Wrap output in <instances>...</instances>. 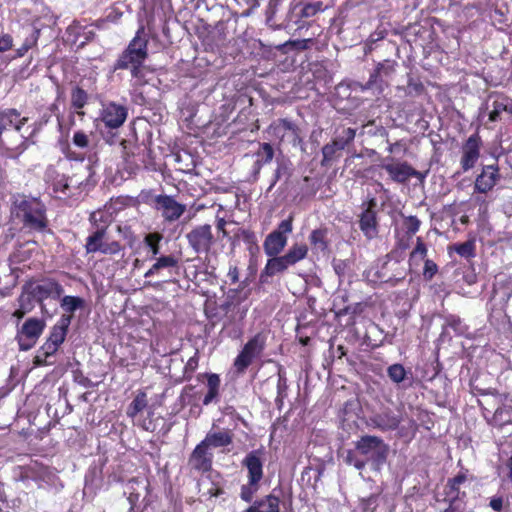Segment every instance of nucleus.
I'll return each mask as SVG.
<instances>
[{
  "label": "nucleus",
  "instance_id": "15",
  "mask_svg": "<svg viewBox=\"0 0 512 512\" xmlns=\"http://www.w3.org/2000/svg\"><path fill=\"white\" fill-rule=\"evenodd\" d=\"M400 422V417L392 410L384 409L381 412L370 416L367 420V425L382 431H389L397 429Z\"/></svg>",
  "mask_w": 512,
  "mask_h": 512
},
{
  "label": "nucleus",
  "instance_id": "35",
  "mask_svg": "<svg viewBox=\"0 0 512 512\" xmlns=\"http://www.w3.org/2000/svg\"><path fill=\"white\" fill-rule=\"evenodd\" d=\"M308 253V247L305 244L293 245L284 255L291 266L303 260Z\"/></svg>",
  "mask_w": 512,
  "mask_h": 512
},
{
  "label": "nucleus",
  "instance_id": "32",
  "mask_svg": "<svg viewBox=\"0 0 512 512\" xmlns=\"http://www.w3.org/2000/svg\"><path fill=\"white\" fill-rule=\"evenodd\" d=\"M308 460L309 465L307 469L316 471L317 478H320L325 471L326 465L333 462V455L331 452H327L323 457L309 455Z\"/></svg>",
  "mask_w": 512,
  "mask_h": 512
},
{
  "label": "nucleus",
  "instance_id": "2",
  "mask_svg": "<svg viewBox=\"0 0 512 512\" xmlns=\"http://www.w3.org/2000/svg\"><path fill=\"white\" fill-rule=\"evenodd\" d=\"M15 215L29 230L44 232L48 228L45 205L35 197L17 195L13 201Z\"/></svg>",
  "mask_w": 512,
  "mask_h": 512
},
{
  "label": "nucleus",
  "instance_id": "26",
  "mask_svg": "<svg viewBox=\"0 0 512 512\" xmlns=\"http://www.w3.org/2000/svg\"><path fill=\"white\" fill-rule=\"evenodd\" d=\"M71 319V315H62L57 323L52 327L47 340L60 347V345L65 341Z\"/></svg>",
  "mask_w": 512,
  "mask_h": 512
},
{
  "label": "nucleus",
  "instance_id": "20",
  "mask_svg": "<svg viewBox=\"0 0 512 512\" xmlns=\"http://www.w3.org/2000/svg\"><path fill=\"white\" fill-rule=\"evenodd\" d=\"M467 481V475L465 472H459L452 478L447 480L444 488L445 500L450 504L455 503L458 500H462L466 497V493L461 491V486Z\"/></svg>",
  "mask_w": 512,
  "mask_h": 512
},
{
  "label": "nucleus",
  "instance_id": "36",
  "mask_svg": "<svg viewBox=\"0 0 512 512\" xmlns=\"http://www.w3.org/2000/svg\"><path fill=\"white\" fill-rule=\"evenodd\" d=\"M327 231L325 229H316L313 230L309 236V240L311 245L317 251H325L328 247L327 243Z\"/></svg>",
  "mask_w": 512,
  "mask_h": 512
},
{
  "label": "nucleus",
  "instance_id": "50",
  "mask_svg": "<svg viewBox=\"0 0 512 512\" xmlns=\"http://www.w3.org/2000/svg\"><path fill=\"white\" fill-rule=\"evenodd\" d=\"M259 484H251L248 481V485H243L241 487V499L245 502H251L253 499L254 494L258 491Z\"/></svg>",
  "mask_w": 512,
  "mask_h": 512
},
{
  "label": "nucleus",
  "instance_id": "18",
  "mask_svg": "<svg viewBox=\"0 0 512 512\" xmlns=\"http://www.w3.org/2000/svg\"><path fill=\"white\" fill-rule=\"evenodd\" d=\"M127 108L116 103L107 104L102 112V121L109 128L116 129L123 125L127 118Z\"/></svg>",
  "mask_w": 512,
  "mask_h": 512
},
{
  "label": "nucleus",
  "instance_id": "19",
  "mask_svg": "<svg viewBox=\"0 0 512 512\" xmlns=\"http://www.w3.org/2000/svg\"><path fill=\"white\" fill-rule=\"evenodd\" d=\"M499 169L496 165H487L476 177L474 189L479 193H487L492 190L499 179Z\"/></svg>",
  "mask_w": 512,
  "mask_h": 512
},
{
  "label": "nucleus",
  "instance_id": "7",
  "mask_svg": "<svg viewBox=\"0 0 512 512\" xmlns=\"http://www.w3.org/2000/svg\"><path fill=\"white\" fill-rule=\"evenodd\" d=\"M346 452V462L357 469H362L369 463L373 468H377L385 461L387 450H346Z\"/></svg>",
  "mask_w": 512,
  "mask_h": 512
},
{
  "label": "nucleus",
  "instance_id": "4",
  "mask_svg": "<svg viewBox=\"0 0 512 512\" xmlns=\"http://www.w3.org/2000/svg\"><path fill=\"white\" fill-rule=\"evenodd\" d=\"M46 327L44 319L35 317L28 318L21 327L18 328L16 340L21 351L32 349L37 343Z\"/></svg>",
  "mask_w": 512,
  "mask_h": 512
},
{
  "label": "nucleus",
  "instance_id": "46",
  "mask_svg": "<svg viewBox=\"0 0 512 512\" xmlns=\"http://www.w3.org/2000/svg\"><path fill=\"white\" fill-rule=\"evenodd\" d=\"M424 91L425 87L421 81L409 78L407 86L405 88V93L408 96L417 97L423 94Z\"/></svg>",
  "mask_w": 512,
  "mask_h": 512
},
{
  "label": "nucleus",
  "instance_id": "28",
  "mask_svg": "<svg viewBox=\"0 0 512 512\" xmlns=\"http://www.w3.org/2000/svg\"><path fill=\"white\" fill-rule=\"evenodd\" d=\"M256 161L254 163V175H258L264 164L270 163L274 157V149L269 143H261L256 152Z\"/></svg>",
  "mask_w": 512,
  "mask_h": 512
},
{
  "label": "nucleus",
  "instance_id": "17",
  "mask_svg": "<svg viewBox=\"0 0 512 512\" xmlns=\"http://www.w3.org/2000/svg\"><path fill=\"white\" fill-rule=\"evenodd\" d=\"M63 293V286L51 278L41 280L32 291L33 296L39 301H43L47 298L59 299Z\"/></svg>",
  "mask_w": 512,
  "mask_h": 512
},
{
  "label": "nucleus",
  "instance_id": "5",
  "mask_svg": "<svg viewBox=\"0 0 512 512\" xmlns=\"http://www.w3.org/2000/svg\"><path fill=\"white\" fill-rule=\"evenodd\" d=\"M155 260V263L149 270L144 274L145 278L157 277L158 280L155 283L151 281L147 282L150 286H156L161 282H167L171 277L177 274L178 270V258L174 255L160 256Z\"/></svg>",
  "mask_w": 512,
  "mask_h": 512
},
{
  "label": "nucleus",
  "instance_id": "37",
  "mask_svg": "<svg viewBox=\"0 0 512 512\" xmlns=\"http://www.w3.org/2000/svg\"><path fill=\"white\" fill-rule=\"evenodd\" d=\"M85 301L78 296H64L61 298V308L70 314H73L76 310L84 307Z\"/></svg>",
  "mask_w": 512,
  "mask_h": 512
},
{
  "label": "nucleus",
  "instance_id": "44",
  "mask_svg": "<svg viewBox=\"0 0 512 512\" xmlns=\"http://www.w3.org/2000/svg\"><path fill=\"white\" fill-rule=\"evenodd\" d=\"M387 373L389 378L396 384L404 381L406 377V370L401 364H393L388 367Z\"/></svg>",
  "mask_w": 512,
  "mask_h": 512
},
{
  "label": "nucleus",
  "instance_id": "6",
  "mask_svg": "<svg viewBox=\"0 0 512 512\" xmlns=\"http://www.w3.org/2000/svg\"><path fill=\"white\" fill-rule=\"evenodd\" d=\"M189 246L196 254H207L215 243L212 226L202 224L194 227L186 234Z\"/></svg>",
  "mask_w": 512,
  "mask_h": 512
},
{
  "label": "nucleus",
  "instance_id": "27",
  "mask_svg": "<svg viewBox=\"0 0 512 512\" xmlns=\"http://www.w3.org/2000/svg\"><path fill=\"white\" fill-rule=\"evenodd\" d=\"M58 349L59 346L51 343L49 340H46L45 343L37 350L33 360L34 365L45 366L52 364V362H50L48 359L53 356Z\"/></svg>",
  "mask_w": 512,
  "mask_h": 512
},
{
  "label": "nucleus",
  "instance_id": "53",
  "mask_svg": "<svg viewBox=\"0 0 512 512\" xmlns=\"http://www.w3.org/2000/svg\"><path fill=\"white\" fill-rule=\"evenodd\" d=\"M455 250L460 256L465 258L474 256V244L470 241L459 244Z\"/></svg>",
  "mask_w": 512,
  "mask_h": 512
},
{
  "label": "nucleus",
  "instance_id": "57",
  "mask_svg": "<svg viewBox=\"0 0 512 512\" xmlns=\"http://www.w3.org/2000/svg\"><path fill=\"white\" fill-rule=\"evenodd\" d=\"M121 250V245L117 241H112L110 243H104L102 248L99 250V252L103 254H117Z\"/></svg>",
  "mask_w": 512,
  "mask_h": 512
},
{
  "label": "nucleus",
  "instance_id": "42",
  "mask_svg": "<svg viewBox=\"0 0 512 512\" xmlns=\"http://www.w3.org/2000/svg\"><path fill=\"white\" fill-rule=\"evenodd\" d=\"M356 448H386L383 446V441L381 438L376 436L366 435L363 436L357 443Z\"/></svg>",
  "mask_w": 512,
  "mask_h": 512
},
{
  "label": "nucleus",
  "instance_id": "55",
  "mask_svg": "<svg viewBox=\"0 0 512 512\" xmlns=\"http://www.w3.org/2000/svg\"><path fill=\"white\" fill-rule=\"evenodd\" d=\"M292 222H293V217L289 216L288 219H285V220L281 221L279 223L277 229H275L272 232L273 233H280V235H285L286 236L287 234L292 232V229H293Z\"/></svg>",
  "mask_w": 512,
  "mask_h": 512
},
{
  "label": "nucleus",
  "instance_id": "39",
  "mask_svg": "<svg viewBox=\"0 0 512 512\" xmlns=\"http://www.w3.org/2000/svg\"><path fill=\"white\" fill-rule=\"evenodd\" d=\"M147 407V395L144 392L138 393L127 408V415L135 417Z\"/></svg>",
  "mask_w": 512,
  "mask_h": 512
},
{
  "label": "nucleus",
  "instance_id": "31",
  "mask_svg": "<svg viewBox=\"0 0 512 512\" xmlns=\"http://www.w3.org/2000/svg\"><path fill=\"white\" fill-rule=\"evenodd\" d=\"M106 235V227H100L86 239L85 249L87 253H96L102 248L104 237Z\"/></svg>",
  "mask_w": 512,
  "mask_h": 512
},
{
  "label": "nucleus",
  "instance_id": "58",
  "mask_svg": "<svg viewBox=\"0 0 512 512\" xmlns=\"http://www.w3.org/2000/svg\"><path fill=\"white\" fill-rule=\"evenodd\" d=\"M308 42L309 40L303 39V40H288L282 45L277 46L278 50H283V48L287 46H292L300 50H305L308 48Z\"/></svg>",
  "mask_w": 512,
  "mask_h": 512
},
{
  "label": "nucleus",
  "instance_id": "33",
  "mask_svg": "<svg viewBox=\"0 0 512 512\" xmlns=\"http://www.w3.org/2000/svg\"><path fill=\"white\" fill-rule=\"evenodd\" d=\"M322 167H329L341 156V150L331 141L322 147Z\"/></svg>",
  "mask_w": 512,
  "mask_h": 512
},
{
  "label": "nucleus",
  "instance_id": "56",
  "mask_svg": "<svg viewBox=\"0 0 512 512\" xmlns=\"http://www.w3.org/2000/svg\"><path fill=\"white\" fill-rule=\"evenodd\" d=\"M40 36V30L37 28H32L30 34L25 38L22 45H24L26 48L31 49L37 44V41Z\"/></svg>",
  "mask_w": 512,
  "mask_h": 512
},
{
  "label": "nucleus",
  "instance_id": "30",
  "mask_svg": "<svg viewBox=\"0 0 512 512\" xmlns=\"http://www.w3.org/2000/svg\"><path fill=\"white\" fill-rule=\"evenodd\" d=\"M220 383L221 380L218 374H207V393L202 401L204 405H209L218 397Z\"/></svg>",
  "mask_w": 512,
  "mask_h": 512
},
{
  "label": "nucleus",
  "instance_id": "38",
  "mask_svg": "<svg viewBox=\"0 0 512 512\" xmlns=\"http://www.w3.org/2000/svg\"><path fill=\"white\" fill-rule=\"evenodd\" d=\"M163 236L160 233H148L144 237L145 245L150 249L151 256L150 259H156L160 254V242Z\"/></svg>",
  "mask_w": 512,
  "mask_h": 512
},
{
  "label": "nucleus",
  "instance_id": "49",
  "mask_svg": "<svg viewBox=\"0 0 512 512\" xmlns=\"http://www.w3.org/2000/svg\"><path fill=\"white\" fill-rule=\"evenodd\" d=\"M507 109V105L504 104L503 98L497 99L493 102V109L489 113V120L496 122L500 119V114Z\"/></svg>",
  "mask_w": 512,
  "mask_h": 512
},
{
  "label": "nucleus",
  "instance_id": "10",
  "mask_svg": "<svg viewBox=\"0 0 512 512\" xmlns=\"http://www.w3.org/2000/svg\"><path fill=\"white\" fill-rule=\"evenodd\" d=\"M155 209L160 211L162 217L168 222L178 220L186 211L184 204L178 203L172 196L157 195L154 198Z\"/></svg>",
  "mask_w": 512,
  "mask_h": 512
},
{
  "label": "nucleus",
  "instance_id": "11",
  "mask_svg": "<svg viewBox=\"0 0 512 512\" xmlns=\"http://www.w3.org/2000/svg\"><path fill=\"white\" fill-rule=\"evenodd\" d=\"M376 275L381 282L395 285L405 278L406 269L399 260H391L390 254H388L386 260L378 268Z\"/></svg>",
  "mask_w": 512,
  "mask_h": 512
},
{
  "label": "nucleus",
  "instance_id": "51",
  "mask_svg": "<svg viewBox=\"0 0 512 512\" xmlns=\"http://www.w3.org/2000/svg\"><path fill=\"white\" fill-rule=\"evenodd\" d=\"M427 255V248L425 243L422 241L420 237L417 238L416 246L412 250L410 254V260H414L419 257L421 260H424Z\"/></svg>",
  "mask_w": 512,
  "mask_h": 512
},
{
  "label": "nucleus",
  "instance_id": "3",
  "mask_svg": "<svg viewBox=\"0 0 512 512\" xmlns=\"http://www.w3.org/2000/svg\"><path fill=\"white\" fill-rule=\"evenodd\" d=\"M266 340L267 335L259 332L244 345L234 360V367L238 373H244L252 362L262 355L266 347Z\"/></svg>",
  "mask_w": 512,
  "mask_h": 512
},
{
  "label": "nucleus",
  "instance_id": "25",
  "mask_svg": "<svg viewBox=\"0 0 512 512\" xmlns=\"http://www.w3.org/2000/svg\"><path fill=\"white\" fill-rule=\"evenodd\" d=\"M269 257L270 259L267 261L264 269L261 272V279L264 277H273L276 274L283 273L291 266L285 255Z\"/></svg>",
  "mask_w": 512,
  "mask_h": 512
},
{
  "label": "nucleus",
  "instance_id": "45",
  "mask_svg": "<svg viewBox=\"0 0 512 512\" xmlns=\"http://www.w3.org/2000/svg\"><path fill=\"white\" fill-rule=\"evenodd\" d=\"M360 405L357 399L348 400L343 407L344 421L353 420L357 417V411Z\"/></svg>",
  "mask_w": 512,
  "mask_h": 512
},
{
  "label": "nucleus",
  "instance_id": "54",
  "mask_svg": "<svg viewBox=\"0 0 512 512\" xmlns=\"http://www.w3.org/2000/svg\"><path fill=\"white\" fill-rule=\"evenodd\" d=\"M420 224H421V222L416 216H408L405 219V223H404L407 234H409V235L415 234L419 230Z\"/></svg>",
  "mask_w": 512,
  "mask_h": 512
},
{
  "label": "nucleus",
  "instance_id": "23",
  "mask_svg": "<svg viewBox=\"0 0 512 512\" xmlns=\"http://www.w3.org/2000/svg\"><path fill=\"white\" fill-rule=\"evenodd\" d=\"M213 456L208 450H193L188 460V465L192 470L205 473L212 469Z\"/></svg>",
  "mask_w": 512,
  "mask_h": 512
},
{
  "label": "nucleus",
  "instance_id": "43",
  "mask_svg": "<svg viewBox=\"0 0 512 512\" xmlns=\"http://www.w3.org/2000/svg\"><path fill=\"white\" fill-rule=\"evenodd\" d=\"M379 505V495L371 494L360 499L359 508L362 512H374Z\"/></svg>",
  "mask_w": 512,
  "mask_h": 512
},
{
  "label": "nucleus",
  "instance_id": "21",
  "mask_svg": "<svg viewBox=\"0 0 512 512\" xmlns=\"http://www.w3.org/2000/svg\"><path fill=\"white\" fill-rule=\"evenodd\" d=\"M261 450H252L243 460L247 468L248 480L251 484H259L263 478V461L259 455Z\"/></svg>",
  "mask_w": 512,
  "mask_h": 512
},
{
  "label": "nucleus",
  "instance_id": "47",
  "mask_svg": "<svg viewBox=\"0 0 512 512\" xmlns=\"http://www.w3.org/2000/svg\"><path fill=\"white\" fill-rule=\"evenodd\" d=\"M5 117L9 121V124L11 126H13L16 131H20L22 126L27 121V118H25V117L20 119V114L16 110H14V109L9 110L6 113Z\"/></svg>",
  "mask_w": 512,
  "mask_h": 512
},
{
  "label": "nucleus",
  "instance_id": "9",
  "mask_svg": "<svg viewBox=\"0 0 512 512\" xmlns=\"http://www.w3.org/2000/svg\"><path fill=\"white\" fill-rule=\"evenodd\" d=\"M482 147V140L478 133H474L468 137L462 146V156L460 165L463 172H467L475 167L478 159L480 158V150Z\"/></svg>",
  "mask_w": 512,
  "mask_h": 512
},
{
  "label": "nucleus",
  "instance_id": "8",
  "mask_svg": "<svg viewBox=\"0 0 512 512\" xmlns=\"http://www.w3.org/2000/svg\"><path fill=\"white\" fill-rule=\"evenodd\" d=\"M363 211L360 215L359 227L365 237L369 240L374 239L378 234V220L375 208L377 200L370 197L366 204H362Z\"/></svg>",
  "mask_w": 512,
  "mask_h": 512
},
{
  "label": "nucleus",
  "instance_id": "63",
  "mask_svg": "<svg viewBox=\"0 0 512 512\" xmlns=\"http://www.w3.org/2000/svg\"><path fill=\"white\" fill-rule=\"evenodd\" d=\"M13 46V39L9 34L0 36V52H6Z\"/></svg>",
  "mask_w": 512,
  "mask_h": 512
},
{
  "label": "nucleus",
  "instance_id": "1",
  "mask_svg": "<svg viewBox=\"0 0 512 512\" xmlns=\"http://www.w3.org/2000/svg\"><path fill=\"white\" fill-rule=\"evenodd\" d=\"M148 58V39L144 28L140 27L126 49L119 55L113 65V71L129 70L132 78L142 80L145 61Z\"/></svg>",
  "mask_w": 512,
  "mask_h": 512
},
{
  "label": "nucleus",
  "instance_id": "59",
  "mask_svg": "<svg viewBox=\"0 0 512 512\" xmlns=\"http://www.w3.org/2000/svg\"><path fill=\"white\" fill-rule=\"evenodd\" d=\"M73 143L79 148H86L89 144L87 134H85L83 131L75 132L73 136Z\"/></svg>",
  "mask_w": 512,
  "mask_h": 512
},
{
  "label": "nucleus",
  "instance_id": "24",
  "mask_svg": "<svg viewBox=\"0 0 512 512\" xmlns=\"http://www.w3.org/2000/svg\"><path fill=\"white\" fill-rule=\"evenodd\" d=\"M287 236L280 233H269L263 243V249L268 256L279 255L287 245Z\"/></svg>",
  "mask_w": 512,
  "mask_h": 512
},
{
  "label": "nucleus",
  "instance_id": "52",
  "mask_svg": "<svg viewBox=\"0 0 512 512\" xmlns=\"http://www.w3.org/2000/svg\"><path fill=\"white\" fill-rule=\"evenodd\" d=\"M438 272V266L430 259H425L423 277L425 280L430 281Z\"/></svg>",
  "mask_w": 512,
  "mask_h": 512
},
{
  "label": "nucleus",
  "instance_id": "60",
  "mask_svg": "<svg viewBox=\"0 0 512 512\" xmlns=\"http://www.w3.org/2000/svg\"><path fill=\"white\" fill-rule=\"evenodd\" d=\"M197 367H198V357L195 354L194 356L189 358V360L187 361V363L185 365L184 373H185L186 377L190 378L192 376V374L194 373V371L197 369Z\"/></svg>",
  "mask_w": 512,
  "mask_h": 512
},
{
  "label": "nucleus",
  "instance_id": "13",
  "mask_svg": "<svg viewBox=\"0 0 512 512\" xmlns=\"http://www.w3.org/2000/svg\"><path fill=\"white\" fill-rule=\"evenodd\" d=\"M273 130L275 136L282 141H288L293 146H298L302 143L300 130L295 123L288 119H279L274 125Z\"/></svg>",
  "mask_w": 512,
  "mask_h": 512
},
{
  "label": "nucleus",
  "instance_id": "14",
  "mask_svg": "<svg viewBox=\"0 0 512 512\" xmlns=\"http://www.w3.org/2000/svg\"><path fill=\"white\" fill-rule=\"evenodd\" d=\"M396 67V61L386 59L379 62L374 71L370 74V84H377L379 94L384 91L385 87H387L388 84L386 80L395 73Z\"/></svg>",
  "mask_w": 512,
  "mask_h": 512
},
{
  "label": "nucleus",
  "instance_id": "62",
  "mask_svg": "<svg viewBox=\"0 0 512 512\" xmlns=\"http://www.w3.org/2000/svg\"><path fill=\"white\" fill-rule=\"evenodd\" d=\"M489 507L495 512H501L504 507L503 496H493L490 498Z\"/></svg>",
  "mask_w": 512,
  "mask_h": 512
},
{
  "label": "nucleus",
  "instance_id": "16",
  "mask_svg": "<svg viewBox=\"0 0 512 512\" xmlns=\"http://www.w3.org/2000/svg\"><path fill=\"white\" fill-rule=\"evenodd\" d=\"M381 168L384 169L390 179L396 183L404 184L410 179V168L411 165L406 162H394L393 158H386L381 164Z\"/></svg>",
  "mask_w": 512,
  "mask_h": 512
},
{
  "label": "nucleus",
  "instance_id": "41",
  "mask_svg": "<svg viewBox=\"0 0 512 512\" xmlns=\"http://www.w3.org/2000/svg\"><path fill=\"white\" fill-rule=\"evenodd\" d=\"M87 101H88V94L84 89H82L78 86H76L75 88L72 89L71 105L73 108L82 109L87 104Z\"/></svg>",
  "mask_w": 512,
  "mask_h": 512
},
{
  "label": "nucleus",
  "instance_id": "40",
  "mask_svg": "<svg viewBox=\"0 0 512 512\" xmlns=\"http://www.w3.org/2000/svg\"><path fill=\"white\" fill-rule=\"evenodd\" d=\"M290 163L286 159H277V167L274 172L273 181L271 182L268 191H270L277 181H279L283 176H290Z\"/></svg>",
  "mask_w": 512,
  "mask_h": 512
},
{
  "label": "nucleus",
  "instance_id": "61",
  "mask_svg": "<svg viewBox=\"0 0 512 512\" xmlns=\"http://www.w3.org/2000/svg\"><path fill=\"white\" fill-rule=\"evenodd\" d=\"M349 87L353 90H361V91L376 90L378 92L377 84L376 83L370 84V78L368 79V81L365 84L354 81L349 85Z\"/></svg>",
  "mask_w": 512,
  "mask_h": 512
},
{
  "label": "nucleus",
  "instance_id": "34",
  "mask_svg": "<svg viewBox=\"0 0 512 512\" xmlns=\"http://www.w3.org/2000/svg\"><path fill=\"white\" fill-rule=\"evenodd\" d=\"M356 136L354 128H343L341 131L336 132L332 142L337 146V149L344 150L350 143H352Z\"/></svg>",
  "mask_w": 512,
  "mask_h": 512
},
{
  "label": "nucleus",
  "instance_id": "12",
  "mask_svg": "<svg viewBox=\"0 0 512 512\" xmlns=\"http://www.w3.org/2000/svg\"><path fill=\"white\" fill-rule=\"evenodd\" d=\"M326 6L322 1L298 2L291 7L290 18L295 24L300 25L302 20L312 18L318 13L323 12Z\"/></svg>",
  "mask_w": 512,
  "mask_h": 512
},
{
  "label": "nucleus",
  "instance_id": "64",
  "mask_svg": "<svg viewBox=\"0 0 512 512\" xmlns=\"http://www.w3.org/2000/svg\"><path fill=\"white\" fill-rule=\"evenodd\" d=\"M54 190L56 192H61L64 195L69 194L70 190V184L68 183V180H59L54 184Z\"/></svg>",
  "mask_w": 512,
  "mask_h": 512
},
{
  "label": "nucleus",
  "instance_id": "29",
  "mask_svg": "<svg viewBox=\"0 0 512 512\" xmlns=\"http://www.w3.org/2000/svg\"><path fill=\"white\" fill-rule=\"evenodd\" d=\"M256 512H280L279 497L269 494L253 503Z\"/></svg>",
  "mask_w": 512,
  "mask_h": 512
},
{
  "label": "nucleus",
  "instance_id": "22",
  "mask_svg": "<svg viewBox=\"0 0 512 512\" xmlns=\"http://www.w3.org/2000/svg\"><path fill=\"white\" fill-rule=\"evenodd\" d=\"M232 436L233 434L230 430L211 429L205 439L195 448L226 447L231 444Z\"/></svg>",
  "mask_w": 512,
  "mask_h": 512
},
{
  "label": "nucleus",
  "instance_id": "48",
  "mask_svg": "<svg viewBox=\"0 0 512 512\" xmlns=\"http://www.w3.org/2000/svg\"><path fill=\"white\" fill-rule=\"evenodd\" d=\"M446 326L452 328L456 333L463 334L467 327L462 323L460 317L456 315H449L445 318Z\"/></svg>",
  "mask_w": 512,
  "mask_h": 512
}]
</instances>
